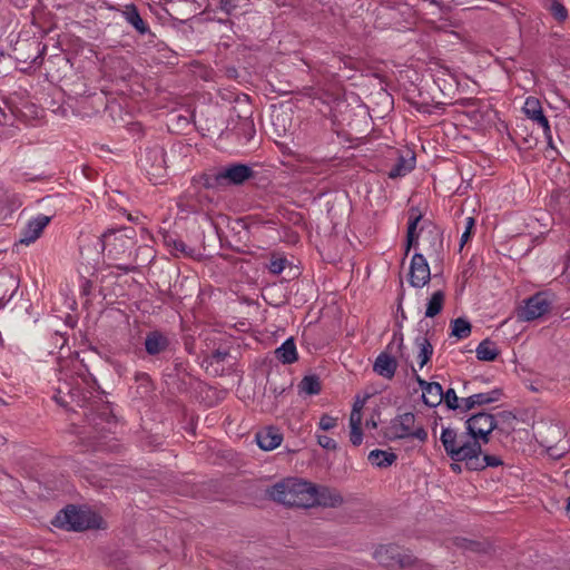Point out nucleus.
Segmentation results:
<instances>
[{
    "instance_id": "obj_1",
    "label": "nucleus",
    "mask_w": 570,
    "mask_h": 570,
    "mask_svg": "<svg viewBox=\"0 0 570 570\" xmlns=\"http://www.w3.org/2000/svg\"><path fill=\"white\" fill-rule=\"evenodd\" d=\"M312 482L297 478H287L274 484L269 490V497L284 505L297 508H312L314 502Z\"/></svg>"
},
{
    "instance_id": "obj_2",
    "label": "nucleus",
    "mask_w": 570,
    "mask_h": 570,
    "mask_svg": "<svg viewBox=\"0 0 570 570\" xmlns=\"http://www.w3.org/2000/svg\"><path fill=\"white\" fill-rule=\"evenodd\" d=\"M384 435L390 441L416 440L420 443H425L429 438L423 423L417 421L413 412H404L393 417L386 426Z\"/></svg>"
},
{
    "instance_id": "obj_3",
    "label": "nucleus",
    "mask_w": 570,
    "mask_h": 570,
    "mask_svg": "<svg viewBox=\"0 0 570 570\" xmlns=\"http://www.w3.org/2000/svg\"><path fill=\"white\" fill-rule=\"evenodd\" d=\"M102 519L89 509L68 505L53 519L52 524L67 531H85L101 527Z\"/></svg>"
},
{
    "instance_id": "obj_4",
    "label": "nucleus",
    "mask_w": 570,
    "mask_h": 570,
    "mask_svg": "<svg viewBox=\"0 0 570 570\" xmlns=\"http://www.w3.org/2000/svg\"><path fill=\"white\" fill-rule=\"evenodd\" d=\"M440 441L444 448L446 455L456 462L468 463L469 459L479 450V442L465 440L462 433L453 428H443Z\"/></svg>"
},
{
    "instance_id": "obj_5",
    "label": "nucleus",
    "mask_w": 570,
    "mask_h": 570,
    "mask_svg": "<svg viewBox=\"0 0 570 570\" xmlns=\"http://www.w3.org/2000/svg\"><path fill=\"white\" fill-rule=\"evenodd\" d=\"M499 419L514 420L510 412H501L498 417L487 412H479L465 421L466 434L472 442L487 444L489 435L498 428Z\"/></svg>"
},
{
    "instance_id": "obj_6",
    "label": "nucleus",
    "mask_w": 570,
    "mask_h": 570,
    "mask_svg": "<svg viewBox=\"0 0 570 570\" xmlns=\"http://www.w3.org/2000/svg\"><path fill=\"white\" fill-rule=\"evenodd\" d=\"M254 175L253 169L245 164H232L218 169L212 181H206L207 187H225L229 185H242Z\"/></svg>"
},
{
    "instance_id": "obj_7",
    "label": "nucleus",
    "mask_w": 570,
    "mask_h": 570,
    "mask_svg": "<svg viewBox=\"0 0 570 570\" xmlns=\"http://www.w3.org/2000/svg\"><path fill=\"white\" fill-rule=\"evenodd\" d=\"M46 46L36 40H27L13 49L18 62L27 63L29 67H38L42 63Z\"/></svg>"
},
{
    "instance_id": "obj_8",
    "label": "nucleus",
    "mask_w": 570,
    "mask_h": 570,
    "mask_svg": "<svg viewBox=\"0 0 570 570\" xmlns=\"http://www.w3.org/2000/svg\"><path fill=\"white\" fill-rule=\"evenodd\" d=\"M551 308V301L546 293H537L529 297L520 311V318L530 322L540 318Z\"/></svg>"
},
{
    "instance_id": "obj_9",
    "label": "nucleus",
    "mask_w": 570,
    "mask_h": 570,
    "mask_svg": "<svg viewBox=\"0 0 570 570\" xmlns=\"http://www.w3.org/2000/svg\"><path fill=\"white\" fill-rule=\"evenodd\" d=\"M525 116L531 119L533 122L538 124L542 129L546 139L548 140V145L553 148L552 145V134L549 125V120L543 114L541 102L539 99L534 97H528L524 101V106L522 108Z\"/></svg>"
},
{
    "instance_id": "obj_10",
    "label": "nucleus",
    "mask_w": 570,
    "mask_h": 570,
    "mask_svg": "<svg viewBox=\"0 0 570 570\" xmlns=\"http://www.w3.org/2000/svg\"><path fill=\"white\" fill-rule=\"evenodd\" d=\"M430 279L431 272L426 258L422 254L415 253L410 264V285L416 288H422Z\"/></svg>"
},
{
    "instance_id": "obj_11",
    "label": "nucleus",
    "mask_w": 570,
    "mask_h": 570,
    "mask_svg": "<svg viewBox=\"0 0 570 570\" xmlns=\"http://www.w3.org/2000/svg\"><path fill=\"white\" fill-rule=\"evenodd\" d=\"M101 243L102 249H108V254L117 258L128 248L130 239L121 230L109 229L101 235Z\"/></svg>"
},
{
    "instance_id": "obj_12",
    "label": "nucleus",
    "mask_w": 570,
    "mask_h": 570,
    "mask_svg": "<svg viewBox=\"0 0 570 570\" xmlns=\"http://www.w3.org/2000/svg\"><path fill=\"white\" fill-rule=\"evenodd\" d=\"M416 382L422 390V399L425 405L435 407L443 402L444 391L440 383L428 382L420 376H416Z\"/></svg>"
},
{
    "instance_id": "obj_13",
    "label": "nucleus",
    "mask_w": 570,
    "mask_h": 570,
    "mask_svg": "<svg viewBox=\"0 0 570 570\" xmlns=\"http://www.w3.org/2000/svg\"><path fill=\"white\" fill-rule=\"evenodd\" d=\"M314 502L313 507L336 508L343 503L341 493L327 487H313Z\"/></svg>"
},
{
    "instance_id": "obj_14",
    "label": "nucleus",
    "mask_w": 570,
    "mask_h": 570,
    "mask_svg": "<svg viewBox=\"0 0 570 570\" xmlns=\"http://www.w3.org/2000/svg\"><path fill=\"white\" fill-rule=\"evenodd\" d=\"M50 219L49 216L40 214L29 220L22 230L20 243L29 245L38 239L45 227L50 223Z\"/></svg>"
},
{
    "instance_id": "obj_15",
    "label": "nucleus",
    "mask_w": 570,
    "mask_h": 570,
    "mask_svg": "<svg viewBox=\"0 0 570 570\" xmlns=\"http://www.w3.org/2000/svg\"><path fill=\"white\" fill-rule=\"evenodd\" d=\"M381 562L386 567L407 568L414 563L412 556L401 552L396 547H387L384 551H379Z\"/></svg>"
},
{
    "instance_id": "obj_16",
    "label": "nucleus",
    "mask_w": 570,
    "mask_h": 570,
    "mask_svg": "<svg viewBox=\"0 0 570 570\" xmlns=\"http://www.w3.org/2000/svg\"><path fill=\"white\" fill-rule=\"evenodd\" d=\"M396 370H397L396 358L386 352L380 353L373 364V371L377 375H380L386 380H392L396 373Z\"/></svg>"
},
{
    "instance_id": "obj_17",
    "label": "nucleus",
    "mask_w": 570,
    "mask_h": 570,
    "mask_svg": "<svg viewBox=\"0 0 570 570\" xmlns=\"http://www.w3.org/2000/svg\"><path fill=\"white\" fill-rule=\"evenodd\" d=\"M501 392L499 390H492L490 392L475 393L468 397H463L462 412H468L475 406L487 405L499 401Z\"/></svg>"
},
{
    "instance_id": "obj_18",
    "label": "nucleus",
    "mask_w": 570,
    "mask_h": 570,
    "mask_svg": "<svg viewBox=\"0 0 570 570\" xmlns=\"http://www.w3.org/2000/svg\"><path fill=\"white\" fill-rule=\"evenodd\" d=\"M145 350L148 355H158L169 347L168 337L159 331H153L147 333L145 337Z\"/></svg>"
},
{
    "instance_id": "obj_19",
    "label": "nucleus",
    "mask_w": 570,
    "mask_h": 570,
    "mask_svg": "<svg viewBox=\"0 0 570 570\" xmlns=\"http://www.w3.org/2000/svg\"><path fill=\"white\" fill-rule=\"evenodd\" d=\"M501 464L502 461L498 456L482 454V444L479 442V450L469 459L465 466L470 471H481L488 466H499Z\"/></svg>"
},
{
    "instance_id": "obj_20",
    "label": "nucleus",
    "mask_w": 570,
    "mask_h": 570,
    "mask_svg": "<svg viewBox=\"0 0 570 570\" xmlns=\"http://www.w3.org/2000/svg\"><path fill=\"white\" fill-rule=\"evenodd\" d=\"M415 167V155L412 151H406L405 155H400L395 165L391 168L387 176L391 179L404 177L411 173Z\"/></svg>"
},
{
    "instance_id": "obj_21",
    "label": "nucleus",
    "mask_w": 570,
    "mask_h": 570,
    "mask_svg": "<svg viewBox=\"0 0 570 570\" xmlns=\"http://www.w3.org/2000/svg\"><path fill=\"white\" fill-rule=\"evenodd\" d=\"M282 440V435L274 429H266L256 434L257 445L265 451L276 449Z\"/></svg>"
},
{
    "instance_id": "obj_22",
    "label": "nucleus",
    "mask_w": 570,
    "mask_h": 570,
    "mask_svg": "<svg viewBox=\"0 0 570 570\" xmlns=\"http://www.w3.org/2000/svg\"><path fill=\"white\" fill-rule=\"evenodd\" d=\"M422 218V214L416 208H411L409 212V223H407V233H406V246H405V255L409 254L412 246L417 244V234L416 227L419 222Z\"/></svg>"
},
{
    "instance_id": "obj_23",
    "label": "nucleus",
    "mask_w": 570,
    "mask_h": 570,
    "mask_svg": "<svg viewBox=\"0 0 570 570\" xmlns=\"http://www.w3.org/2000/svg\"><path fill=\"white\" fill-rule=\"evenodd\" d=\"M446 547L449 549H458L462 551H472V552H487L488 546L482 542L472 541L465 538L454 537L446 541Z\"/></svg>"
},
{
    "instance_id": "obj_24",
    "label": "nucleus",
    "mask_w": 570,
    "mask_h": 570,
    "mask_svg": "<svg viewBox=\"0 0 570 570\" xmlns=\"http://www.w3.org/2000/svg\"><path fill=\"white\" fill-rule=\"evenodd\" d=\"M367 460L373 466L384 469L394 464L397 455L392 451L375 449L368 453Z\"/></svg>"
},
{
    "instance_id": "obj_25",
    "label": "nucleus",
    "mask_w": 570,
    "mask_h": 570,
    "mask_svg": "<svg viewBox=\"0 0 570 570\" xmlns=\"http://www.w3.org/2000/svg\"><path fill=\"white\" fill-rule=\"evenodd\" d=\"M275 356L283 364H292L297 361V350L294 338H287L279 347L275 350Z\"/></svg>"
},
{
    "instance_id": "obj_26",
    "label": "nucleus",
    "mask_w": 570,
    "mask_h": 570,
    "mask_svg": "<svg viewBox=\"0 0 570 570\" xmlns=\"http://www.w3.org/2000/svg\"><path fill=\"white\" fill-rule=\"evenodd\" d=\"M122 14L126 21L129 24H131L139 33L145 35L149 31L148 26L140 17L136 6H126L125 10L122 11Z\"/></svg>"
},
{
    "instance_id": "obj_27",
    "label": "nucleus",
    "mask_w": 570,
    "mask_h": 570,
    "mask_svg": "<svg viewBox=\"0 0 570 570\" xmlns=\"http://www.w3.org/2000/svg\"><path fill=\"white\" fill-rule=\"evenodd\" d=\"M476 357L480 361L492 362L494 361L500 351L497 344L490 340H483L475 350Z\"/></svg>"
},
{
    "instance_id": "obj_28",
    "label": "nucleus",
    "mask_w": 570,
    "mask_h": 570,
    "mask_svg": "<svg viewBox=\"0 0 570 570\" xmlns=\"http://www.w3.org/2000/svg\"><path fill=\"white\" fill-rule=\"evenodd\" d=\"M165 244L175 256L194 257L196 255V249L187 246L181 239L166 236Z\"/></svg>"
},
{
    "instance_id": "obj_29",
    "label": "nucleus",
    "mask_w": 570,
    "mask_h": 570,
    "mask_svg": "<svg viewBox=\"0 0 570 570\" xmlns=\"http://www.w3.org/2000/svg\"><path fill=\"white\" fill-rule=\"evenodd\" d=\"M445 294L442 289L434 292L428 301L425 317L432 318L436 316L443 308Z\"/></svg>"
},
{
    "instance_id": "obj_30",
    "label": "nucleus",
    "mask_w": 570,
    "mask_h": 570,
    "mask_svg": "<svg viewBox=\"0 0 570 570\" xmlns=\"http://www.w3.org/2000/svg\"><path fill=\"white\" fill-rule=\"evenodd\" d=\"M415 343L419 347V353H417L419 365L422 368L430 361V358L433 354V346L430 343V341L424 336L417 337L415 340Z\"/></svg>"
},
{
    "instance_id": "obj_31",
    "label": "nucleus",
    "mask_w": 570,
    "mask_h": 570,
    "mask_svg": "<svg viewBox=\"0 0 570 570\" xmlns=\"http://www.w3.org/2000/svg\"><path fill=\"white\" fill-rule=\"evenodd\" d=\"M451 334L459 340L466 338L471 334V324L464 318H456L451 323Z\"/></svg>"
},
{
    "instance_id": "obj_32",
    "label": "nucleus",
    "mask_w": 570,
    "mask_h": 570,
    "mask_svg": "<svg viewBox=\"0 0 570 570\" xmlns=\"http://www.w3.org/2000/svg\"><path fill=\"white\" fill-rule=\"evenodd\" d=\"M299 390L308 395H316L321 392V383L317 376H305L299 383Z\"/></svg>"
},
{
    "instance_id": "obj_33",
    "label": "nucleus",
    "mask_w": 570,
    "mask_h": 570,
    "mask_svg": "<svg viewBox=\"0 0 570 570\" xmlns=\"http://www.w3.org/2000/svg\"><path fill=\"white\" fill-rule=\"evenodd\" d=\"M362 421H358V417L355 416V419L350 417V440L353 445L358 446L362 444L363 441V433H362Z\"/></svg>"
},
{
    "instance_id": "obj_34",
    "label": "nucleus",
    "mask_w": 570,
    "mask_h": 570,
    "mask_svg": "<svg viewBox=\"0 0 570 570\" xmlns=\"http://www.w3.org/2000/svg\"><path fill=\"white\" fill-rule=\"evenodd\" d=\"M443 402L450 410H459L462 412L463 397L459 399L453 389H449L444 392Z\"/></svg>"
},
{
    "instance_id": "obj_35",
    "label": "nucleus",
    "mask_w": 570,
    "mask_h": 570,
    "mask_svg": "<svg viewBox=\"0 0 570 570\" xmlns=\"http://www.w3.org/2000/svg\"><path fill=\"white\" fill-rule=\"evenodd\" d=\"M256 134L254 122L250 119H244L238 127V135L243 136L244 142L250 141Z\"/></svg>"
},
{
    "instance_id": "obj_36",
    "label": "nucleus",
    "mask_w": 570,
    "mask_h": 570,
    "mask_svg": "<svg viewBox=\"0 0 570 570\" xmlns=\"http://www.w3.org/2000/svg\"><path fill=\"white\" fill-rule=\"evenodd\" d=\"M550 12L553 16V18L559 22H564L568 18L567 8L557 0L552 1L550 6Z\"/></svg>"
},
{
    "instance_id": "obj_37",
    "label": "nucleus",
    "mask_w": 570,
    "mask_h": 570,
    "mask_svg": "<svg viewBox=\"0 0 570 570\" xmlns=\"http://www.w3.org/2000/svg\"><path fill=\"white\" fill-rule=\"evenodd\" d=\"M443 247L442 237L438 234H434L431 239V247L428 252L430 257L440 258L441 252Z\"/></svg>"
},
{
    "instance_id": "obj_38",
    "label": "nucleus",
    "mask_w": 570,
    "mask_h": 570,
    "mask_svg": "<svg viewBox=\"0 0 570 570\" xmlns=\"http://www.w3.org/2000/svg\"><path fill=\"white\" fill-rule=\"evenodd\" d=\"M286 264H287V259L284 258V257H273L269 262V265H268V271L274 274V275H278L281 274L285 267H286Z\"/></svg>"
},
{
    "instance_id": "obj_39",
    "label": "nucleus",
    "mask_w": 570,
    "mask_h": 570,
    "mask_svg": "<svg viewBox=\"0 0 570 570\" xmlns=\"http://www.w3.org/2000/svg\"><path fill=\"white\" fill-rule=\"evenodd\" d=\"M316 439H317L318 445L325 450L335 451L337 449L336 441L327 435L317 434Z\"/></svg>"
},
{
    "instance_id": "obj_40",
    "label": "nucleus",
    "mask_w": 570,
    "mask_h": 570,
    "mask_svg": "<svg viewBox=\"0 0 570 570\" xmlns=\"http://www.w3.org/2000/svg\"><path fill=\"white\" fill-rule=\"evenodd\" d=\"M336 425H337V419H335L328 414H323L318 422V428L323 431L332 430Z\"/></svg>"
},
{
    "instance_id": "obj_41",
    "label": "nucleus",
    "mask_w": 570,
    "mask_h": 570,
    "mask_svg": "<svg viewBox=\"0 0 570 570\" xmlns=\"http://www.w3.org/2000/svg\"><path fill=\"white\" fill-rule=\"evenodd\" d=\"M366 399L367 397H363V399H361L360 396L356 397V400L353 404V409H352L350 417L355 419V416H356V417H358V421H362V410L365 405Z\"/></svg>"
},
{
    "instance_id": "obj_42",
    "label": "nucleus",
    "mask_w": 570,
    "mask_h": 570,
    "mask_svg": "<svg viewBox=\"0 0 570 570\" xmlns=\"http://www.w3.org/2000/svg\"><path fill=\"white\" fill-rule=\"evenodd\" d=\"M475 220L473 217L465 218V230L461 236V247L470 239Z\"/></svg>"
},
{
    "instance_id": "obj_43",
    "label": "nucleus",
    "mask_w": 570,
    "mask_h": 570,
    "mask_svg": "<svg viewBox=\"0 0 570 570\" xmlns=\"http://www.w3.org/2000/svg\"><path fill=\"white\" fill-rule=\"evenodd\" d=\"M239 0H220L219 7L223 11L230 14L237 7Z\"/></svg>"
},
{
    "instance_id": "obj_44",
    "label": "nucleus",
    "mask_w": 570,
    "mask_h": 570,
    "mask_svg": "<svg viewBox=\"0 0 570 570\" xmlns=\"http://www.w3.org/2000/svg\"><path fill=\"white\" fill-rule=\"evenodd\" d=\"M6 109H8V110L11 112V115H13V111L11 110L10 106H9L7 102H4V108H1V107H0V114H1V115H2V117H3V122L9 121V120H10V118H11V117H9V116H8V114L6 112Z\"/></svg>"
},
{
    "instance_id": "obj_45",
    "label": "nucleus",
    "mask_w": 570,
    "mask_h": 570,
    "mask_svg": "<svg viewBox=\"0 0 570 570\" xmlns=\"http://www.w3.org/2000/svg\"><path fill=\"white\" fill-rule=\"evenodd\" d=\"M228 355L227 352H222V351H215L213 353V358L217 362H222L225 360V357Z\"/></svg>"
},
{
    "instance_id": "obj_46",
    "label": "nucleus",
    "mask_w": 570,
    "mask_h": 570,
    "mask_svg": "<svg viewBox=\"0 0 570 570\" xmlns=\"http://www.w3.org/2000/svg\"><path fill=\"white\" fill-rule=\"evenodd\" d=\"M450 466H451V470L455 473L462 472V466H461L460 462L453 461V463H451Z\"/></svg>"
},
{
    "instance_id": "obj_47",
    "label": "nucleus",
    "mask_w": 570,
    "mask_h": 570,
    "mask_svg": "<svg viewBox=\"0 0 570 570\" xmlns=\"http://www.w3.org/2000/svg\"><path fill=\"white\" fill-rule=\"evenodd\" d=\"M366 426L375 429L376 428V422L374 420H367L366 421Z\"/></svg>"
},
{
    "instance_id": "obj_48",
    "label": "nucleus",
    "mask_w": 570,
    "mask_h": 570,
    "mask_svg": "<svg viewBox=\"0 0 570 570\" xmlns=\"http://www.w3.org/2000/svg\"><path fill=\"white\" fill-rule=\"evenodd\" d=\"M118 268H119V269H121V271H124L125 273H128V272H130V271H131V268H130V267H128V266H118Z\"/></svg>"
},
{
    "instance_id": "obj_49",
    "label": "nucleus",
    "mask_w": 570,
    "mask_h": 570,
    "mask_svg": "<svg viewBox=\"0 0 570 570\" xmlns=\"http://www.w3.org/2000/svg\"><path fill=\"white\" fill-rule=\"evenodd\" d=\"M567 514H568V517H569V519H570V498H569V500H568Z\"/></svg>"
},
{
    "instance_id": "obj_50",
    "label": "nucleus",
    "mask_w": 570,
    "mask_h": 570,
    "mask_svg": "<svg viewBox=\"0 0 570 570\" xmlns=\"http://www.w3.org/2000/svg\"><path fill=\"white\" fill-rule=\"evenodd\" d=\"M55 400H56V402H57V403H59V404H63V402L61 401V397H59V396H57V395H56V396H55Z\"/></svg>"
},
{
    "instance_id": "obj_51",
    "label": "nucleus",
    "mask_w": 570,
    "mask_h": 570,
    "mask_svg": "<svg viewBox=\"0 0 570 570\" xmlns=\"http://www.w3.org/2000/svg\"><path fill=\"white\" fill-rule=\"evenodd\" d=\"M279 116H281V115H277V116L275 117V119L273 120V124H274L275 126L277 125V124H276V120H278V119H279Z\"/></svg>"
},
{
    "instance_id": "obj_52",
    "label": "nucleus",
    "mask_w": 570,
    "mask_h": 570,
    "mask_svg": "<svg viewBox=\"0 0 570 570\" xmlns=\"http://www.w3.org/2000/svg\"><path fill=\"white\" fill-rule=\"evenodd\" d=\"M399 340H400V346H402V345H403V336H402V335H400V338H399Z\"/></svg>"
}]
</instances>
